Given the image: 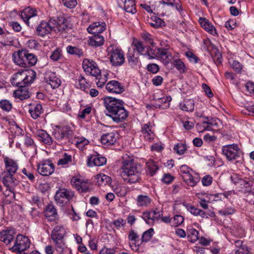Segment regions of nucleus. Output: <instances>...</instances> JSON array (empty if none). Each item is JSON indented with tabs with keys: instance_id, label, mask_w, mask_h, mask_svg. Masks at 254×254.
<instances>
[{
	"instance_id": "1",
	"label": "nucleus",
	"mask_w": 254,
	"mask_h": 254,
	"mask_svg": "<svg viewBox=\"0 0 254 254\" xmlns=\"http://www.w3.org/2000/svg\"><path fill=\"white\" fill-rule=\"evenodd\" d=\"M4 169L0 174L1 182L6 190L3 191L4 202L9 204L15 200L14 189L19 184V181L16 178V174L19 166L17 162L7 156L3 157Z\"/></svg>"
},
{
	"instance_id": "2",
	"label": "nucleus",
	"mask_w": 254,
	"mask_h": 254,
	"mask_svg": "<svg viewBox=\"0 0 254 254\" xmlns=\"http://www.w3.org/2000/svg\"><path fill=\"white\" fill-rule=\"evenodd\" d=\"M104 104L106 109V115L114 122L122 123L128 117V112L125 109L122 101L108 97L104 99Z\"/></svg>"
},
{
	"instance_id": "3",
	"label": "nucleus",
	"mask_w": 254,
	"mask_h": 254,
	"mask_svg": "<svg viewBox=\"0 0 254 254\" xmlns=\"http://www.w3.org/2000/svg\"><path fill=\"white\" fill-rule=\"evenodd\" d=\"M70 27L68 21L64 17H59L57 20L51 18L48 22L42 21L36 27L39 36L44 37L52 30L55 32H66Z\"/></svg>"
},
{
	"instance_id": "4",
	"label": "nucleus",
	"mask_w": 254,
	"mask_h": 254,
	"mask_svg": "<svg viewBox=\"0 0 254 254\" xmlns=\"http://www.w3.org/2000/svg\"><path fill=\"white\" fill-rule=\"evenodd\" d=\"M141 167L130 158L124 159L121 167V176L127 183L134 184L140 179Z\"/></svg>"
},
{
	"instance_id": "5",
	"label": "nucleus",
	"mask_w": 254,
	"mask_h": 254,
	"mask_svg": "<svg viewBox=\"0 0 254 254\" xmlns=\"http://www.w3.org/2000/svg\"><path fill=\"white\" fill-rule=\"evenodd\" d=\"M12 60L16 65L25 68L35 65L38 61L35 55L29 53L27 50L23 49L14 53Z\"/></svg>"
},
{
	"instance_id": "6",
	"label": "nucleus",
	"mask_w": 254,
	"mask_h": 254,
	"mask_svg": "<svg viewBox=\"0 0 254 254\" xmlns=\"http://www.w3.org/2000/svg\"><path fill=\"white\" fill-rule=\"evenodd\" d=\"M36 75V72L31 69L22 70L13 75L12 84L19 87H25L33 82Z\"/></svg>"
},
{
	"instance_id": "7",
	"label": "nucleus",
	"mask_w": 254,
	"mask_h": 254,
	"mask_svg": "<svg viewBox=\"0 0 254 254\" xmlns=\"http://www.w3.org/2000/svg\"><path fill=\"white\" fill-rule=\"evenodd\" d=\"M74 129V126L72 123L69 125L57 126L53 132V135L58 141H66L72 135Z\"/></svg>"
},
{
	"instance_id": "8",
	"label": "nucleus",
	"mask_w": 254,
	"mask_h": 254,
	"mask_svg": "<svg viewBox=\"0 0 254 254\" xmlns=\"http://www.w3.org/2000/svg\"><path fill=\"white\" fill-rule=\"evenodd\" d=\"M65 231L63 226H57L51 233V238L54 241L57 250L63 252L65 244L64 243V237Z\"/></svg>"
},
{
	"instance_id": "9",
	"label": "nucleus",
	"mask_w": 254,
	"mask_h": 254,
	"mask_svg": "<svg viewBox=\"0 0 254 254\" xmlns=\"http://www.w3.org/2000/svg\"><path fill=\"white\" fill-rule=\"evenodd\" d=\"M107 51L108 53V56L112 65L119 66L122 65L125 62L124 52L117 48L112 46L109 47Z\"/></svg>"
},
{
	"instance_id": "10",
	"label": "nucleus",
	"mask_w": 254,
	"mask_h": 254,
	"mask_svg": "<svg viewBox=\"0 0 254 254\" xmlns=\"http://www.w3.org/2000/svg\"><path fill=\"white\" fill-rule=\"evenodd\" d=\"M235 184L239 191L244 193H254V180L252 178H239Z\"/></svg>"
},
{
	"instance_id": "11",
	"label": "nucleus",
	"mask_w": 254,
	"mask_h": 254,
	"mask_svg": "<svg viewBox=\"0 0 254 254\" xmlns=\"http://www.w3.org/2000/svg\"><path fill=\"white\" fill-rule=\"evenodd\" d=\"M222 151L223 154L229 161L236 160L241 157L243 154L238 144L235 143L223 146Z\"/></svg>"
},
{
	"instance_id": "12",
	"label": "nucleus",
	"mask_w": 254,
	"mask_h": 254,
	"mask_svg": "<svg viewBox=\"0 0 254 254\" xmlns=\"http://www.w3.org/2000/svg\"><path fill=\"white\" fill-rule=\"evenodd\" d=\"M30 242L28 237L22 235H18L15 239L14 245L10 250L17 254H20L30 247Z\"/></svg>"
},
{
	"instance_id": "13",
	"label": "nucleus",
	"mask_w": 254,
	"mask_h": 254,
	"mask_svg": "<svg viewBox=\"0 0 254 254\" xmlns=\"http://www.w3.org/2000/svg\"><path fill=\"white\" fill-rule=\"evenodd\" d=\"M74 196L73 191L66 189H59L56 192L55 198L57 203L63 205L69 201Z\"/></svg>"
},
{
	"instance_id": "14",
	"label": "nucleus",
	"mask_w": 254,
	"mask_h": 254,
	"mask_svg": "<svg viewBox=\"0 0 254 254\" xmlns=\"http://www.w3.org/2000/svg\"><path fill=\"white\" fill-rule=\"evenodd\" d=\"M38 173L44 176H48L52 174L55 171V165L50 159L40 161L37 165Z\"/></svg>"
},
{
	"instance_id": "15",
	"label": "nucleus",
	"mask_w": 254,
	"mask_h": 254,
	"mask_svg": "<svg viewBox=\"0 0 254 254\" xmlns=\"http://www.w3.org/2000/svg\"><path fill=\"white\" fill-rule=\"evenodd\" d=\"M82 66L86 73L92 75L97 76L100 73V70L97 64L93 60L85 59L83 61Z\"/></svg>"
},
{
	"instance_id": "16",
	"label": "nucleus",
	"mask_w": 254,
	"mask_h": 254,
	"mask_svg": "<svg viewBox=\"0 0 254 254\" xmlns=\"http://www.w3.org/2000/svg\"><path fill=\"white\" fill-rule=\"evenodd\" d=\"M15 234L16 232L13 228L7 227L0 232V240L8 245L13 241Z\"/></svg>"
},
{
	"instance_id": "17",
	"label": "nucleus",
	"mask_w": 254,
	"mask_h": 254,
	"mask_svg": "<svg viewBox=\"0 0 254 254\" xmlns=\"http://www.w3.org/2000/svg\"><path fill=\"white\" fill-rule=\"evenodd\" d=\"M107 159L99 154L91 155L88 156L87 165L89 167L102 166L106 164Z\"/></svg>"
},
{
	"instance_id": "18",
	"label": "nucleus",
	"mask_w": 254,
	"mask_h": 254,
	"mask_svg": "<svg viewBox=\"0 0 254 254\" xmlns=\"http://www.w3.org/2000/svg\"><path fill=\"white\" fill-rule=\"evenodd\" d=\"M106 89L110 93L120 94L124 90V86L120 82L116 80L109 81L106 86Z\"/></svg>"
},
{
	"instance_id": "19",
	"label": "nucleus",
	"mask_w": 254,
	"mask_h": 254,
	"mask_svg": "<svg viewBox=\"0 0 254 254\" xmlns=\"http://www.w3.org/2000/svg\"><path fill=\"white\" fill-rule=\"evenodd\" d=\"M119 6L126 12L134 14L136 12L134 0H117Z\"/></svg>"
},
{
	"instance_id": "20",
	"label": "nucleus",
	"mask_w": 254,
	"mask_h": 254,
	"mask_svg": "<svg viewBox=\"0 0 254 254\" xmlns=\"http://www.w3.org/2000/svg\"><path fill=\"white\" fill-rule=\"evenodd\" d=\"M37 15L36 10L33 8L30 7L24 9L21 12V17L23 21L30 26V20L35 17Z\"/></svg>"
},
{
	"instance_id": "21",
	"label": "nucleus",
	"mask_w": 254,
	"mask_h": 254,
	"mask_svg": "<svg viewBox=\"0 0 254 254\" xmlns=\"http://www.w3.org/2000/svg\"><path fill=\"white\" fill-rule=\"evenodd\" d=\"M158 55L157 59L160 60L164 64L167 65L173 59L171 53L168 51V48L158 49Z\"/></svg>"
},
{
	"instance_id": "22",
	"label": "nucleus",
	"mask_w": 254,
	"mask_h": 254,
	"mask_svg": "<svg viewBox=\"0 0 254 254\" xmlns=\"http://www.w3.org/2000/svg\"><path fill=\"white\" fill-rule=\"evenodd\" d=\"M118 134L116 132L112 131L103 134L100 138L102 144L106 145L114 144L117 141Z\"/></svg>"
},
{
	"instance_id": "23",
	"label": "nucleus",
	"mask_w": 254,
	"mask_h": 254,
	"mask_svg": "<svg viewBox=\"0 0 254 254\" xmlns=\"http://www.w3.org/2000/svg\"><path fill=\"white\" fill-rule=\"evenodd\" d=\"M105 22H96L90 25L87 28V31L93 34H100L105 30Z\"/></svg>"
},
{
	"instance_id": "24",
	"label": "nucleus",
	"mask_w": 254,
	"mask_h": 254,
	"mask_svg": "<svg viewBox=\"0 0 254 254\" xmlns=\"http://www.w3.org/2000/svg\"><path fill=\"white\" fill-rule=\"evenodd\" d=\"M35 133L38 139L43 143L48 145L52 144L53 142L52 137L45 130L38 129Z\"/></svg>"
},
{
	"instance_id": "25",
	"label": "nucleus",
	"mask_w": 254,
	"mask_h": 254,
	"mask_svg": "<svg viewBox=\"0 0 254 254\" xmlns=\"http://www.w3.org/2000/svg\"><path fill=\"white\" fill-rule=\"evenodd\" d=\"M128 238L129 241L132 242L131 243H129L131 249L133 251H136L137 250V247L141 245L139 240V235L135 232L134 230H130L128 233Z\"/></svg>"
},
{
	"instance_id": "26",
	"label": "nucleus",
	"mask_w": 254,
	"mask_h": 254,
	"mask_svg": "<svg viewBox=\"0 0 254 254\" xmlns=\"http://www.w3.org/2000/svg\"><path fill=\"white\" fill-rule=\"evenodd\" d=\"M29 112L33 119H38L43 113V108L41 104L38 103L30 104Z\"/></svg>"
},
{
	"instance_id": "27",
	"label": "nucleus",
	"mask_w": 254,
	"mask_h": 254,
	"mask_svg": "<svg viewBox=\"0 0 254 254\" xmlns=\"http://www.w3.org/2000/svg\"><path fill=\"white\" fill-rule=\"evenodd\" d=\"M136 205L139 207L145 208L149 206L152 199L146 194H139L136 198Z\"/></svg>"
},
{
	"instance_id": "28",
	"label": "nucleus",
	"mask_w": 254,
	"mask_h": 254,
	"mask_svg": "<svg viewBox=\"0 0 254 254\" xmlns=\"http://www.w3.org/2000/svg\"><path fill=\"white\" fill-rule=\"evenodd\" d=\"M141 132L147 141H151L154 139L155 135L152 130V127L149 122L143 125Z\"/></svg>"
},
{
	"instance_id": "29",
	"label": "nucleus",
	"mask_w": 254,
	"mask_h": 254,
	"mask_svg": "<svg viewBox=\"0 0 254 254\" xmlns=\"http://www.w3.org/2000/svg\"><path fill=\"white\" fill-rule=\"evenodd\" d=\"M199 22L201 26L210 34L214 36L217 34L214 26L206 18L200 17Z\"/></svg>"
},
{
	"instance_id": "30",
	"label": "nucleus",
	"mask_w": 254,
	"mask_h": 254,
	"mask_svg": "<svg viewBox=\"0 0 254 254\" xmlns=\"http://www.w3.org/2000/svg\"><path fill=\"white\" fill-rule=\"evenodd\" d=\"M127 59L128 63L131 67L137 66L139 63L138 54L135 55L134 49H129L127 54Z\"/></svg>"
},
{
	"instance_id": "31",
	"label": "nucleus",
	"mask_w": 254,
	"mask_h": 254,
	"mask_svg": "<svg viewBox=\"0 0 254 254\" xmlns=\"http://www.w3.org/2000/svg\"><path fill=\"white\" fill-rule=\"evenodd\" d=\"M104 42V37L100 34H93L89 38L88 44L94 47H98L103 45Z\"/></svg>"
},
{
	"instance_id": "32",
	"label": "nucleus",
	"mask_w": 254,
	"mask_h": 254,
	"mask_svg": "<svg viewBox=\"0 0 254 254\" xmlns=\"http://www.w3.org/2000/svg\"><path fill=\"white\" fill-rule=\"evenodd\" d=\"M45 215L50 221L55 220L58 217L57 209L53 204H49L47 206L45 209Z\"/></svg>"
},
{
	"instance_id": "33",
	"label": "nucleus",
	"mask_w": 254,
	"mask_h": 254,
	"mask_svg": "<svg viewBox=\"0 0 254 254\" xmlns=\"http://www.w3.org/2000/svg\"><path fill=\"white\" fill-rule=\"evenodd\" d=\"M171 100V97H163L161 98H158L155 100L154 103V106L156 108H158L162 109H164L169 107V102Z\"/></svg>"
},
{
	"instance_id": "34",
	"label": "nucleus",
	"mask_w": 254,
	"mask_h": 254,
	"mask_svg": "<svg viewBox=\"0 0 254 254\" xmlns=\"http://www.w3.org/2000/svg\"><path fill=\"white\" fill-rule=\"evenodd\" d=\"M13 95L15 98L19 99L21 100L26 99L30 97L29 92L25 87H20V88L14 91Z\"/></svg>"
},
{
	"instance_id": "35",
	"label": "nucleus",
	"mask_w": 254,
	"mask_h": 254,
	"mask_svg": "<svg viewBox=\"0 0 254 254\" xmlns=\"http://www.w3.org/2000/svg\"><path fill=\"white\" fill-rule=\"evenodd\" d=\"M194 107V102L191 99H186L179 104L180 109L187 112H192Z\"/></svg>"
},
{
	"instance_id": "36",
	"label": "nucleus",
	"mask_w": 254,
	"mask_h": 254,
	"mask_svg": "<svg viewBox=\"0 0 254 254\" xmlns=\"http://www.w3.org/2000/svg\"><path fill=\"white\" fill-rule=\"evenodd\" d=\"M187 234L189 242L194 243L198 240L199 232L191 226H189L187 227Z\"/></svg>"
},
{
	"instance_id": "37",
	"label": "nucleus",
	"mask_w": 254,
	"mask_h": 254,
	"mask_svg": "<svg viewBox=\"0 0 254 254\" xmlns=\"http://www.w3.org/2000/svg\"><path fill=\"white\" fill-rule=\"evenodd\" d=\"M111 181V178L103 174H98L96 177V184L98 186L107 185L110 184Z\"/></svg>"
},
{
	"instance_id": "38",
	"label": "nucleus",
	"mask_w": 254,
	"mask_h": 254,
	"mask_svg": "<svg viewBox=\"0 0 254 254\" xmlns=\"http://www.w3.org/2000/svg\"><path fill=\"white\" fill-rule=\"evenodd\" d=\"M186 207L188 211H189L191 214L195 216L199 215L202 218L207 217L206 214L204 211L194 207V206L190 204H187L186 205Z\"/></svg>"
},
{
	"instance_id": "39",
	"label": "nucleus",
	"mask_w": 254,
	"mask_h": 254,
	"mask_svg": "<svg viewBox=\"0 0 254 254\" xmlns=\"http://www.w3.org/2000/svg\"><path fill=\"white\" fill-rule=\"evenodd\" d=\"M148 22L150 26L155 28H158L165 25L164 21L160 18L155 16L151 17L148 20Z\"/></svg>"
},
{
	"instance_id": "40",
	"label": "nucleus",
	"mask_w": 254,
	"mask_h": 254,
	"mask_svg": "<svg viewBox=\"0 0 254 254\" xmlns=\"http://www.w3.org/2000/svg\"><path fill=\"white\" fill-rule=\"evenodd\" d=\"M67 52L70 55H75L81 57L84 56V52L78 47L68 46L66 47Z\"/></svg>"
},
{
	"instance_id": "41",
	"label": "nucleus",
	"mask_w": 254,
	"mask_h": 254,
	"mask_svg": "<svg viewBox=\"0 0 254 254\" xmlns=\"http://www.w3.org/2000/svg\"><path fill=\"white\" fill-rule=\"evenodd\" d=\"M72 162V156L66 153H64L61 155V158L57 162L58 165L64 166Z\"/></svg>"
},
{
	"instance_id": "42",
	"label": "nucleus",
	"mask_w": 254,
	"mask_h": 254,
	"mask_svg": "<svg viewBox=\"0 0 254 254\" xmlns=\"http://www.w3.org/2000/svg\"><path fill=\"white\" fill-rule=\"evenodd\" d=\"M49 84L53 89H56L60 86L61 81L60 78L55 75L54 73H52L49 77Z\"/></svg>"
},
{
	"instance_id": "43",
	"label": "nucleus",
	"mask_w": 254,
	"mask_h": 254,
	"mask_svg": "<svg viewBox=\"0 0 254 254\" xmlns=\"http://www.w3.org/2000/svg\"><path fill=\"white\" fill-rule=\"evenodd\" d=\"M96 76V83L97 86L98 87L102 88L108 79V74L105 73L104 74H101L100 73L98 75Z\"/></svg>"
},
{
	"instance_id": "44",
	"label": "nucleus",
	"mask_w": 254,
	"mask_h": 254,
	"mask_svg": "<svg viewBox=\"0 0 254 254\" xmlns=\"http://www.w3.org/2000/svg\"><path fill=\"white\" fill-rule=\"evenodd\" d=\"M158 48H148L145 52L144 56L147 57L148 59H157L158 55Z\"/></svg>"
},
{
	"instance_id": "45",
	"label": "nucleus",
	"mask_w": 254,
	"mask_h": 254,
	"mask_svg": "<svg viewBox=\"0 0 254 254\" xmlns=\"http://www.w3.org/2000/svg\"><path fill=\"white\" fill-rule=\"evenodd\" d=\"M132 46L134 47L132 49H134V51L136 50L140 55H144V53L145 52V47L143 45L142 42L137 40H134L132 43Z\"/></svg>"
},
{
	"instance_id": "46",
	"label": "nucleus",
	"mask_w": 254,
	"mask_h": 254,
	"mask_svg": "<svg viewBox=\"0 0 254 254\" xmlns=\"http://www.w3.org/2000/svg\"><path fill=\"white\" fill-rule=\"evenodd\" d=\"M217 120L213 118L206 117H204V120L202 121V124L207 127H209V128L212 129V127H217L218 123L216 122Z\"/></svg>"
},
{
	"instance_id": "47",
	"label": "nucleus",
	"mask_w": 254,
	"mask_h": 254,
	"mask_svg": "<svg viewBox=\"0 0 254 254\" xmlns=\"http://www.w3.org/2000/svg\"><path fill=\"white\" fill-rule=\"evenodd\" d=\"M147 171L150 175H154L158 170V167L156 163L152 160H150L146 163Z\"/></svg>"
},
{
	"instance_id": "48",
	"label": "nucleus",
	"mask_w": 254,
	"mask_h": 254,
	"mask_svg": "<svg viewBox=\"0 0 254 254\" xmlns=\"http://www.w3.org/2000/svg\"><path fill=\"white\" fill-rule=\"evenodd\" d=\"M174 66L180 73H184L186 71V66L184 63L180 59H174L173 61Z\"/></svg>"
},
{
	"instance_id": "49",
	"label": "nucleus",
	"mask_w": 254,
	"mask_h": 254,
	"mask_svg": "<svg viewBox=\"0 0 254 254\" xmlns=\"http://www.w3.org/2000/svg\"><path fill=\"white\" fill-rule=\"evenodd\" d=\"M174 151L179 155L184 154L187 150V147L185 144L178 143L176 144L173 148Z\"/></svg>"
},
{
	"instance_id": "50",
	"label": "nucleus",
	"mask_w": 254,
	"mask_h": 254,
	"mask_svg": "<svg viewBox=\"0 0 254 254\" xmlns=\"http://www.w3.org/2000/svg\"><path fill=\"white\" fill-rule=\"evenodd\" d=\"M88 83L86 82L85 78L82 76H79L76 80L75 85L77 88L82 90H85L87 87Z\"/></svg>"
},
{
	"instance_id": "51",
	"label": "nucleus",
	"mask_w": 254,
	"mask_h": 254,
	"mask_svg": "<svg viewBox=\"0 0 254 254\" xmlns=\"http://www.w3.org/2000/svg\"><path fill=\"white\" fill-rule=\"evenodd\" d=\"M153 228H150L147 231L144 232L142 235L141 244L143 242L149 241L153 236Z\"/></svg>"
},
{
	"instance_id": "52",
	"label": "nucleus",
	"mask_w": 254,
	"mask_h": 254,
	"mask_svg": "<svg viewBox=\"0 0 254 254\" xmlns=\"http://www.w3.org/2000/svg\"><path fill=\"white\" fill-rule=\"evenodd\" d=\"M229 63L235 71L238 73L242 72L243 65L240 63L235 60H232L229 61Z\"/></svg>"
},
{
	"instance_id": "53",
	"label": "nucleus",
	"mask_w": 254,
	"mask_h": 254,
	"mask_svg": "<svg viewBox=\"0 0 254 254\" xmlns=\"http://www.w3.org/2000/svg\"><path fill=\"white\" fill-rule=\"evenodd\" d=\"M0 107L3 111L8 112L12 108V104L8 100H1L0 101Z\"/></svg>"
},
{
	"instance_id": "54",
	"label": "nucleus",
	"mask_w": 254,
	"mask_h": 254,
	"mask_svg": "<svg viewBox=\"0 0 254 254\" xmlns=\"http://www.w3.org/2000/svg\"><path fill=\"white\" fill-rule=\"evenodd\" d=\"M62 51L59 48L55 49L51 55L50 58L53 61H58L62 57Z\"/></svg>"
},
{
	"instance_id": "55",
	"label": "nucleus",
	"mask_w": 254,
	"mask_h": 254,
	"mask_svg": "<svg viewBox=\"0 0 254 254\" xmlns=\"http://www.w3.org/2000/svg\"><path fill=\"white\" fill-rule=\"evenodd\" d=\"M235 212V209L231 206H226L219 211V214L222 216L232 215Z\"/></svg>"
},
{
	"instance_id": "56",
	"label": "nucleus",
	"mask_w": 254,
	"mask_h": 254,
	"mask_svg": "<svg viewBox=\"0 0 254 254\" xmlns=\"http://www.w3.org/2000/svg\"><path fill=\"white\" fill-rule=\"evenodd\" d=\"M184 219L182 216L176 215L174 216L171 220L172 225L174 227H177L180 225L184 221Z\"/></svg>"
},
{
	"instance_id": "57",
	"label": "nucleus",
	"mask_w": 254,
	"mask_h": 254,
	"mask_svg": "<svg viewBox=\"0 0 254 254\" xmlns=\"http://www.w3.org/2000/svg\"><path fill=\"white\" fill-rule=\"evenodd\" d=\"M152 216L151 212H143L142 215V218L148 224H153L154 220Z\"/></svg>"
},
{
	"instance_id": "58",
	"label": "nucleus",
	"mask_w": 254,
	"mask_h": 254,
	"mask_svg": "<svg viewBox=\"0 0 254 254\" xmlns=\"http://www.w3.org/2000/svg\"><path fill=\"white\" fill-rule=\"evenodd\" d=\"M126 224L125 220L122 218H118L113 222V225L118 229L124 228Z\"/></svg>"
},
{
	"instance_id": "59",
	"label": "nucleus",
	"mask_w": 254,
	"mask_h": 254,
	"mask_svg": "<svg viewBox=\"0 0 254 254\" xmlns=\"http://www.w3.org/2000/svg\"><path fill=\"white\" fill-rule=\"evenodd\" d=\"M89 141L84 137L78 138L76 142V146L79 148H82L85 145H87Z\"/></svg>"
},
{
	"instance_id": "60",
	"label": "nucleus",
	"mask_w": 254,
	"mask_h": 254,
	"mask_svg": "<svg viewBox=\"0 0 254 254\" xmlns=\"http://www.w3.org/2000/svg\"><path fill=\"white\" fill-rule=\"evenodd\" d=\"M24 144L27 147H31L34 149L36 148V145L33 140L31 138V137L28 135H26L24 137Z\"/></svg>"
},
{
	"instance_id": "61",
	"label": "nucleus",
	"mask_w": 254,
	"mask_h": 254,
	"mask_svg": "<svg viewBox=\"0 0 254 254\" xmlns=\"http://www.w3.org/2000/svg\"><path fill=\"white\" fill-rule=\"evenodd\" d=\"M62 2L64 6L69 8H72L77 4L76 0H62Z\"/></svg>"
},
{
	"instance_id": "62",
	"label": "nucleus",
	"mask_w": 254,
	"mask_h": 254,
	"mask_svg": "<svg viewBox=\"0 0 254 254\" xmlns=\"http://www.w3.org/2000/svg\"><path fill=\"white\" fill-rule=\"evenodd\" d=\"M212 182V178L210 175H206L204 176L201 179V182L204 186H210Z\"/></svg>"
},
{
	"instance_id": "63",
	"label": "nucleus",
	"mask_w": 254,
	"mask_h": 254,
	"mask_svg": "<svg viewBox=\"0 0 254 254\" xmlns=\"http://www.w3.org/2000/svg\"><path fill=\"white\" fill-rule=\"evenodd\" d=\"M235 254H249V250L246 245L241 246L235 250Z\"/></svg>"
},
{
	"instance_id": "64",
	"label": "nucleus",
	"mask_w": 254,
	"mask_h": 254,
	"mask_svg": "<svg viewBox=\"0 0 254 254\" xmlns=\"http://www.w3.org/2000/svg\"><path fill=\"white\" fill-rule=\"evenodd\" d=\"M245 87L248 92L254 95V83L253 82H247L246 83Z\"/></svg>"
}]
</instances>
